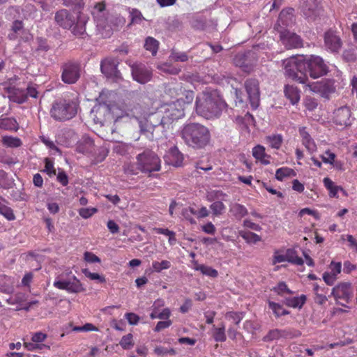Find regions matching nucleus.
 <instances>
[{"mask_svg":"<svg viewBox=\"0 0 357 357\" xmlns=\"http://www.w3.org/2000/svg\"><path fill=\"white\" fill-rule=\"evenodd\" d=\"M77 109L78 104L75 100L61 99L52 104L50 115L56 121H65L75 117Z\"/></svg>","mask_w":357,"mask_h":357,"instance_id":"nucleus-5","label":"nucleus"},{"mask_svg":"<svg viewBox=\"0 0 357 357\" xmlns=\"http://www.w3.org/2000/svg\"><path fill=\"white\" fill-rule=\"evenodd\" d=\"M266 140L272 149H279L282 145L283 138L281 135L275 134L267 136Z\"/></svg>","mask_w":357,"mask_h":357,"instance_id":"nucleus-40","label":"nucleus"},{"mask_svg":"<svg viewBox=\"0 0 357 357\" xmlns=\"http://www.w3.org/2000/svg\"><path fill=\"white\" fill-rule=\"evenodd\" d=\"M159 43L157 40L152 37L146 38L144 43V47L146 50L150 51L153 55H155L158 49Z\"/></svg>","mask_w":357,"mask_h":357,"instance_id":"nucleus-43","label":"nucleus"},{"mask_svg":"<svg viewBox=\"0 0 357 357\" xmlns=\"http://www.w3.org/2000/svg\"><path fill=\"white\" fill-rule=\"evenodd\" d=\"M3 146L10 148H17L22 145V141L17 137L3 136L1 139Z\"/></svg>","mask_w":357,"mask_h":357,"instance_id":"nucleus-38","label":"nucleus"},{"mask_svg":"<svg viewBox=\"0 0 357 357\" xmlns=\"http://www.w3.org/2000/svg\"><path fill=\"white\" fill-rule=\"evenodd\" d=\"M24 17L26 19H33L36 17L37 9L36 6L31 3L26 4L22 8Z\"/></svg>","mask_w":357,"mask_h":357,"instance_id":"nucleus-46","label":"nucleus"},{"mask_svg":"<svg viewBox=\"0 0 357 357\" xmlns=\"http://www.w3.org/2000/svg\"><path fill=\"white\" fill-rule=\"evenodd\" d=\"M197 113L206 119L219 118L227 104L216 90L206 89L199 93L196 98Z\"/></svg>","mask_w":357,"mask_h":357,"instance_id":"nucleus-1","label":"nucleus"},{"mask_svg":"<svg viewBox=\"0 0 357 357\" xmlns=\"http://www.w3.org/2000/svg\"><path fill=\"white\" fill-rule=\"evenodd\" d=\"M307 87L314 92L320 94L322 97L328 98L331 93H335V86L333 79H324L321 81L314 82L312 83L307 82Z\"/></svg>","mask_w":357,"mask_h":357,"instance_id":"nucleus-9","label":"nucleus"},{"mask_svg":"<svg viewBox=\"0 0 357 357\" xmlns=\"http://www.w3.org/2000/svg\"><path fill=\"white\" fill-rule=\"evenodd\" d=\"M343 59L349 62L354 61L356 59V54L354 48L345 50L342 54Z\"/></svg>","mask_w":357,"mask_h":357,"instance_id":"nucleus-56","label":"nucleus"},{"mask_svg":"<svg viewBox=\"0 0 357 357\" xmlns=\"http://www.w3.org/2000/svg\"><path fill=\"white\" fill-rule=\"evenodd\" d=\"M53 284L56 288L66 290L68 293H79L84 291L80 281L75 276L68 280H56Z\"/></svg>","mask_w":357,"mask_h":357,"instance_id":"nucleus-12","label":"nucleus"},{"mask_svg":"<svg viewBox=\"0 0 357 357\" xmlns=\"http://www.w3.org/2000/svg\"><path fill=\"white\" fill-rule=\"evenodd\" d=\"M160 169V160L153 151L144 150L136 156V167L129 164L124 167V171L127 174H137L138 171L143 173L158 172Z\"/></svg>","mask_w":357,"mask_h":357,"instance_id":"nucleus-3","label":"nucleus"},{"mask_svg":"<svg viewBox=\"0 0 357 357\" xmlns=\"http://www.w3.org/2000/svg\"><path fill=\"white\" fill-rule=\"evenodd\" d=\"M14 291L13 281L5 275H0V292L12 294Z\"/></svg>","mask_w":357,"mask_h":357,"instance_id":"nucleus-28","label":"nucleus"},{"mask_svg":"<svg viewBox=\"0 0 357 357\" xmlns=\"http://www.w3.org/2000/svg\"><path fill=\"white\" fill-rule=\"evenodd\" d=\"M268 305L276 317H280L289 314V312L284 310L280 304L269 301Z\"/></svg>","mask_w":357,"mask_h":357,"instance_id":"nucleus-50","label":"nucleus"},{"mask_svg":"<svg viewBox=\"0 0 357 357\" xmlns=\"http://www.w3.org/2000/svg\"><path fill=\"white\" fill-rule=\"evenodd\" d=\"M107 111V108L105 106H99L97 108H95L94 110H93V112H96V114L94 115V121L96 123H99L100 124L103 123V120L98 116H100L102 114H104L105 112Z\"/></svg>","mask_w":357,"mask_h":357,"instance_id":"nucleus-59","label":"nucleus"},{"mask_svg":"<svg viewBox=\"0 0 357 357\" xmlns=\"http://www.w3.org/2000/svg\"><path fill=\"white\" fill-rule=\"evenodd\" d=\"M248 56L244 54H237L234 59V63L242 68L245 72L249 73L252 70V64L247 62Z\"/></svg>","mask_w":357,"mask_h":357,"instance_id":"nucleus-31","label":"nucleus"},{"mask_svg":"<svg viewBox=\"0 0 357 357\" xmlns=\"http://www.w3.org/2000/svg\"><path fill=\"white\" fill-rule=\"evenodd\" d=\"M351 109L347 106L340 107L334 112V121L340 126H347L351 123Z\"/></svg>","mask_w":357,"mask_h":357,"instance_id":"nucleus-21","label":"nucleus"},{"mask_svg":"<svg viewBox=\"0 0 357 357\" xmlns=\"http://www.w3.org/2000/svg\"><path fill=\"white\" fill-rule=\"evenodd\" d=\"M45 172H47L50 176L55 175L56 170L54 167L53 162L48 158H45Z\"/></svg>","mask_w":357,"mask_h":357,"instance_id":"nucleus-64","label":"nucleus"},{"mask_svg":"<svg viewBox=\"0 0 357 357\" xmlns=\"http://www.w3.org/2000/svg\"><path fill=\"white\" fill-rule=\"evenodd\" d=\"M213 337L216 342H225L226 340L225 328L223 324L220 328L213 326Z\"/></svg>","mask_w":357,"mask_h":357,"instance_id":"nucleus-47","label":"nucleus"},{"mask_svg":"<svg viewBox=\"0 0 357 357\" xmlns=\"http://www.w3.org/2000/svg\"><path fill=\"white\" fill-rule=\"evenodd\" d=\"M123 112L126 116L135 119L137 122L148 116L144 109L138 104L126 103Z\"/></svg>","mask_w":357,"mask_h":357,"instance_id":"nucleus-22","label":"nucleus"},{"mask_svg":"<svg viewBox=\"0 0 357 357\" xmlns=\"http://www.w3.org/2000/svg\"><path fill=\"white\" fill-rule=\"evenodd\" d=\"M132 149L130 144H126L123 142L116 143L113 146V151L119 155H125L129 153L130 151Z\"/></svg>","mask_w":357,"mask_h":357,"instance_id":"nucleus-41","label":"nucleus"},{"mask_svg":"<svg viewBox=\"0 0 357 357\" xmlns=\"http://www.w3.org/2000/svg\"><path fill=\"white\" fill-rule=\"evenodd\" d=\"M170 267H171V262L167 260H162L160 262L154 261L152 263L153 270L157 273H160L162 270L168 269Z\"/></svg>","mask_w":357,"mask_h":357,"instance_id":"nucleus-49","label":"nucleus"},{"mask_svg":"<svg viewBox=\"0 0 357 357\" xmlns=\"http://www.w3.org/2000/svg\"><path fill=\"white\" fill-rule=\"evenodd\" d=\"M300 8L303 15L309 20H314L321 12L318 0H301Z\"/></svg>","mask_w":357,"mask_h":357,"instance_id":"nucleus-11","label":"nucleus"},{"mask_svg":"<svg viewBox=\"0 0 357 357\" xmlns=\"http://www.w3.org/2000/svg\"><path fill=\"white\" fill-rule=\"evenodd\" d=\"M280 40L287 49L297 48L302 46V40L300 36L287 30L280 31Z\"/></svg>","mask_w":357,"mask_h":357,"instance_id":"nucleus-19","label":"nucleus"},{"mask_svg":"<svg viewBox=\"0 0 357 357\" xmlns=\"http://www.w3.org/2000/svg\"><path fill=\"white\" fill-rule=\"evenodd\" d=\"M227 197L228 195L220 190L207 191L206 198L207 201L212 202L209 208L214 217H220L225 213L226 206L223 201H226Z\"/></svg>","mask_w":357,"mask_h":357,"instance_id":"nucleus-6","label":"nucleus"},{"mask_svg":"<svg viewBox=\"0 0 357 357\" xmlns=\"http://www.w3.org/2000/svg\"><path fill=\"white\" fill-rule=\"evenodd\" d=\"M139 132L141 135L145 136L147 138L148 132H151V130L153 127V122L152 121V116L148 115L147 117L138 122Z\"/></svg>","mask_w":357,"mask_h":357,"instance_id":"nucleus-34","label":"nucleus"},{"mask_svg":"<svg viewBox=\"0 0 357 357\" xmlns=\"http://www.w3.org/2000/svg\"><path fill=\"white\" fill-rule=\"evenodd\" d=\"M63 1L64 6L71 7L75 10H79L84 6L82 0H63Z\"/></svg>","mask_w":357,"mask_h":357,"instance_id":"nucleus-52","label":"nucleus"},{"mask_svg":"<svg viewBox=\"0 0 357 357\" xmlns=\"http://www.w3.org/2000/svg\"><path fill=\"white\" fill-rule=\"evenodd\" d=\"M119 344L124 349H131L134 345L132 335L131 333H128L126 335L123 336Z\"/></svg>","mask_w":357,"mask_h":357,"instance_id":"nucleus-51","label":"nucleus"},{"mask_svg":"<svg viewBox=\"0 0 357 357\" xmlns=\"http://www.w3.org/2000/svg\"><path fill=\"white\" fill-rule=\"evenodd\" d=\"M130 67L132 78L136 82L140 84H146L151 79L152 72L145 65L134 63Z\"/></svg>","mask_w":357,"mask_h":357,"instance_id":"nucleus-15","label":"nucleus"},{"mask_svg":"<svg viewBox=\"0 0 357 357\" xmlns=\"http://www.w3.org/2000/svg\"><path fill=\"white\" fill-rule=\"evenodd\" d=\"M54 21L60 27L70 29L75 24L76 19L68 10L61 9L56 12Z\"/></svg>","mask_w":357,"mask_h":357,"instance_id":"nucleus-17","label":"nucleus"},{"mask_svg":"<svg viewBox=\"0 0 357 357\" xmlns=\"http://www.w3.org/2000/svg\"><path fill=\"white\" fill-rule=\"evenodd\" d=\"M91 13L96 21L97 26L104 27L106 23L105 6L102 3H96Z\"/></svg>","mask_w":357,"mask_h":357,"instance_id":"nucleus-24","label":"nucleus"},{"mask_svg":"<svg viewBox=\"0 0 357 357\" xmlns=\"http://www.w3.org/2000/svg\"><path fill=\"white\" fill-rule=\"evenodd\" d=\"M171 127L169 122L161 119L160 123L153 125L151 132H148L147 139L150 141H154L166 137L167 132Z\"/></svg>","mask_w":357,"mask_h":357,"instance_id":"nucleus-18","label":"nucleus"},{"mask_svg":"<svg viewBox=\"0 0 357 357\" xmlns=\"http://www.w3.org/2000/svg\"><path fill=\"white\" fill-rule=\"evenodd\" d=\"M299 134L302 138V144L305 146L307 151L310 154L315 153L317 150V145L305 127L299 128Z\"/></svg>","mask_w":357,"mask_h":357,"instance_id":"nucleus-25","label":"nucleus"},{"mask_svg":"<svg viewBox=\"0 0 357 357\" xmlns=\"http://www.w3.org/2000/svg\"><path fill=\"white\" fill-rule=\"evenodd\" d=\"M25 30L23 27L22 22L20 20H16L13 23L11 27V32L8 34V38L10 40H16L18 38H23V34Z\"/></svg>","mask_w":357,"mask_h":357,"instance_id":"nucleus-33","label":"nucleus"},{"mask_svg":"<svg viewBox=\"0 0 357 357\" xmlns=\"http://www.w3.org/2000/svg\"><path fill=\"white\" fill-rule=\"evenodd\" d=\"M195 269L201 271V273H203L204 275L212 278H215L218 275V271L215 269H213V268L205 265L198 264L197 263H195Z\"/></svg>","mask_w":357,"mask_h":357,"instance_id":"nucleus-42","label":"nucleus"},{"mask_svg":"<svg viewBox=\"0 0 357 357\" xmlns=\"http://www.w3.org/2000/svg\"><path fill=\"white\" fill-rule=\"evenodd\" d=\"M83 273H84L85 276L90 278L92 280H98L99 282L103 283L105 282V279L102 275H99L96 273H91L88 270L85 269L83 271Z\"/></svg>","mask_w":357,"mask_h":357,"instance_id":"nucleus-60","label":"nucleus"},{"mask_svg":"<svg viewBox=\"0 0 357 357\" xmlns=\"http://www.w3.org/2000/svg\"><path fill=\"white\" fill-rule=\"evenodd\" d=\"M331 295L333 296L336 301L339 299L344 300L346 303H349L353 297V290L351 283L342 282L333 288Z\"/></svg>","mask_w":357,"mask_h":357,"instance_id":"nucleus-16","label":"nucleus"},{"mask_svg":"<svg viewBox=\"0 0 357 357\" xmlns=\"http://www.w3.org/2000/svg\"><path fill=\"white\" fill-rule=\"evenodd\" d=\"M285 75L301 84H306L308 79L305 75V56H291L283 60Z\"/></svg>","mask_w":357,"mask_h":357,"instance_id":"nucleus-4","label":"nucleus"},{"mask_svg":"<svg viewBox=\"0 0 357 357\" xmlns=\"http://www.w3.org/2000/svg\"><path fill=\"white\" fill-rule=\"evenodd\" d=\"M305 74L309 73L311 77L316 79L326 75L328 72L327 66L319 56H305Z\"/></svg>","mask_w":357,"mask_h":357,"instance_id":"nucleus-7","label":"nucleus"},{"mask_svg":"<svg viewBox=\"0 0 357 357\" xmlns=\"http://www.w3.org/2000/svg\"><path fill=\"white\" fill-rule=\"evenodd\" d=\"M169 59L171 61H174L185 62L188 60V56L184 52H177L172 50L171 54L169 55Z\"/></svg>","mask_w":357,"mask_h":357,"instance_id":"nucleus-48","label":"nucleus"},{"mask_svg":"<svg viewBox=\"0 0 357 357\" xmlns=\"http://www.w3.org/2000/svg\"><path fill=\"white\" fill-rule=\"evenodd\" d=\"M241 236L248 243H255L261 241V237L259 235L251 231L245 232Z\"/></svg>","mask_w":357,"mask_h":357,"instance_id":"nucleus-53","label":"nucleus"},{"mask_svg":"<svg viewBox=\"0 0 357 357\" xmlns=\"http://www.w3.org/2000/svg\"><path fill=\"white\" fill-rule=\"evenodd\" d=\"M245 88L252 108L256 109L259 104V83L256 79H248L245 82Z\"/></svg>","mask_w":357,"mask_h":357,"instance_id":"nucleus-14","label":"nucleus"},{"mask_svg":"<svg viewBox=\"0 0 357 357\" xmlns=\"http://www.w3.org/2000/svg\"><path fill=\"white\" fill-rule=\"evenodd\" d=\"M342 45V40L337 32L333 30H328L324 34V48L332 53H337Z\"/></svg>","mask_w":357,"mask_h":357,"instance_id":"nucleus-13","label":"nucleus"},{"mask_svg":"<svg viewBox=\"0 0 357 357\" xmlns=\"http://www.w3.org/2000/svg\"><path fill=\"white\" fill-rule=\"evenodd\" d=\"M286 261L293 263L296 265H302L303 260L302 258L296 255V252L292 249H288L285 254Z\"/></svg>","mask_w":357,"mask_h":357,"instance_id":"nucleus-45","label":"nucleus"},{"mask_svg":"<svg viewBox=\"0 0 357 357\" xmlns=\"http://www.w3.org/2000/svg\"><path fill=\"white\" fill-rule=\"evenodd\" d=\"M61 79L68 84H75L80 77V66L77 63L67 62L62 67Z\"/></svg>","mask_w":357,"mask_h":357,"instance_id":"nucleus-10","label":"nucleus"},{"mask_svg":"<svg viewBox=\"0 0 357 357\" xmlns=\"http://www.w3.org/2000/svg\"><path fill=\"white\" fill-rule=\"evenodd\" d=\"M131 23L139 24L144 20V17L140 11L137 9H132L130 12Z\"/></svg>","mask_w":357,"mask_h":357,"instance_id":"nucleus-57","label":"nucleus"},{"mask_svg":"<svg viewBox=\"0 0 357 357\" xmlns=\"http://www.w3.org/2000/svg\"><path fill=\"white\" fill-rule=\"evenodd\" d=\"M101 72L107 77L118 79L120 77V72L117 69V63L114 59H105L101 61Z\"/></svg>","mask_w":357,"mask_h":357,"instance_id":"nucleus-20","label":"nucleus"},{"mask_svg":"<svg viewBox=\"0 0 357 357\" xmlns=\"http://www.w3.org/2000/svg\"><path fill=\"white\" fill-rule=\"evenodd\" d=\"M96 208H82L79 210V215L84 218L87 219L91 217L94 213L97 212Z\"/></svg>","mask_w":357,"mask_h":357,"instance_id":"nucleus-55","label":"nucleus"},{"mask_svg":"<svg viewBox=\"0 0 357 357\" xmlns=\"http://www.w3.org/2000/svg\"><path fill=\"white\" fill-rule=\"evenodd\" d=\"M280 338H293L300 335V333L296 331L291 330H280Z\"/></svg>","mask_w":357,"mask_h":357,"instance_id":"nucleus-62","label":"nucleus"},{"mask_svg":"<svg viewBox=\"0 0 357 357\" xmlns=\"http://www.w3.org/2000/svg\"><path fill=\"white\" fill-rule=\"evenodd\" d=\"M275 291L280 295H282L284 293L292 294L293 292L287 287L284 282H280L276 287L274 288Z\"/></svg>","mask_w":357,"mask_h":357,"instance_id":"nucleus-63","label":"nucleus"},{"mask_svg":"<svg viewBox=\"0 0 357 357\" xmlns=\"http://www.w3.org/2000/svg\"><path fill=\"white\" fill-rule=\"evenodd\" d=\"M183 102L182 99H177L174 102L165 104L161 107L162 112L164 113L162 119L169 122L172 125L174 120L183 117L185 109Z\"/></svg>","mask_w":357,"mask_h":357,"instance_id":"nucleus-8","label":"nucleus"},{"mask_svg":"<svg viewBox=\"0 0 357 357\" xmlns=\"http://www.w3.org/2000/svg\"><path fill=\"white\" fill-rule=\"evenodd\" d=\"M6 202L5 199L4 202H0V214L3 215L8 220H13L15 219L13 211L5 204Z\"/></svg>","mask_w":357,"mask_h":357,"instance_id":"nucleus-44","label":"nucleus"},{"mask_svg":"<svg viewBox=\"0 0 357 357\" xmlns=\"http://www.w3.org/2000/svg\"><path fill=\"white\" fill-rule=\"evenodd\" d=\"M294 20V9L293 8H287L282 10L278 17V25L280 26V24L283 26H289L292 23Z\"/></svg>","mask_w":357,"mask_h":357,"instance_id":"nucleus-30","label":"nucleus"},{"mask_svg":"<svg viewBox=\"0 0 357 357\" xmlns=\"http://www.w3.org/2000/svg\"><path fill=\"white\" fill-rule=\"evenodd\" d=\"M306 297L302 295L299 297L286 298L284 303L291 307H301L305 303Z\"/></svg>","mask_w":357,"mask_h":357,"instance_id":"nucleus-39","label":"nucleus"},{"mask_svg":"<svg viewBox=\"0 0 357 357\" xmlns=\"http://www.w3.org/2000/svg\"><path fill=\"white\" fill-rule=\"evenodd\" d=\"M324 186L329 190L331 197H335L339 191L345 194V191L340 186L335 185L334 182L329 178H324L323 180Z\"/></svg>","mask_w":357,"mask_h":357,"instance_id":"nucleus-36","label":"nucleus"},{"mask_svg":"<svg viewBox=\"0 0 357 357\" xmlns=\"http://www.w3.org/2000/svg\"><path fill=\"white\" fill-rule=\"evenodd\" d=\"M280 338V330L279 329H273L271 330L266 335L263 337V341L264 342H271L273 340H276Z\"/></svg>","mask_w":357,"mask_h":357,"instance_id":"nucleus-54","label":"nucleus"},{"mask_svg":"<svg viewBox=\"0 0 357 357\" xmlns=\"http://www.w3.org/2000/svg\"><path fill=\"white\" fill-rule=\"evenodd\" d=\"M226 318L232 321L236 324H238L243 319V313L229 312L226 314Z\"/></svg>","mask_w":357,"mask_h":357,"instance_id":"nucleus-58","label":"nucleus"},{"mask_svg":"<svg viewBox=\"0 0 357 357\" xmlns=\"http://www.w3.org/2000/svg\"><path fill=\"white\" fill-rule=\"evenodd\" d=\"M296 175V172L289 167H284L276 170L275 178L278 181H283L285 178L294 177Z\"/></svg>","mask_w":357,"mask_h":357,"instance_id":"nucleus-37","label":"nucleus"},{"mask_svg":"<svg viewBox=\"0 0 357 357\" xmlns=\"http://www.w3.org/2000/svg\"><path fill=\"white\" fill-rule=\"evenodd\" d=\"M252 155L264 165L270 163V156L266 153L265 148L261 145H257L252 149Z\"/></svg>","mask_w":357,"mask_h":357,"instance_id":"nucleus-32","label":"nucleus"},{"mask_svg":"<svg viewBox=\"0 0 357 357\" xmlns=\"http://www.w3.org/2000/svg\"><path fill=\"white\" fill-rule=\"evenodd\" d=\"M181 137L187 146L195 149L204 148L211 140L208 128L198 123L184 125L181 130Z\"/></svg>","mask_w":357,"mask_h":357,"instance_id":"nucleus-2","label":"nucleus"},{"mask_svg":"<svg viewBox=\"0 0 357 357\" xmlns=\"http://www.w3.org/2000/svg\"><path fill=\"white\" fill-rule=\"evenodd\" d=\"M165 162L168 165L179 167L183 162V155L176 146L172 147L165 155Z\"/></svg>","mask_w":357,"mask_h":357,"instance_id":"nucleus-23","label":"nucleus"},{"mask_svg":"<svg viewBox=\"0 0 357 357\" xmlns=\"http://www.w3.org/2000/svg\"><path fill=\"white\" fill-rule=\"evenodd\" d=\"M321 158L324 163L333 165L335 162V154L327 151L324 155H321Z\"/></svg>","mask_w":357,"mask_h":357,"instance_id":"nucleus-61","label":"nucleus"},{"mask_svg":"<svg viewBox=\"0 0 357 357\" xmlns=\"http://www.w3.org/2000/svg\"><path fill=\"white\" fill-rule=\"evenodd\" d=\"M8 93L9 99L15 102L21 104L24 102L27 99L26 93L20 89L10 87L8 89Z\"/></svg>","mask_w":357,"mask_h":357,"instance_id":"nucleus-26","label":"nucleus"},{"mask_svg":"<svg viewBox=\"0 0 357 357\" xmlns=\"http://www.w3.org/2000/svg\"><path fill=\"white\" fill-rule=\"evenodd\" d=\"M0 129L16 132L19 129V124L15 118L7 117L3 114L0 116Z\"/></svg>","mask_w":357,"mask_h":357,"instance_id":"nucleus-27","label":"nucleus"},{"mask_svg":"<svg viewBox=\"0 0 357 357\" xmlns=\"http://www.w3.org/2000/svg\"><path fill=\"white\" fill-rule=\"evenodd\" d=\"M229 212L238 220H241L248 213V209L238 203H231L229 205Z\"/></svg>","mask_w":357,"mask_h":357,"instance_id":"nucleus-29","label":"nucleus"},{"mask_svg":"<svg viewBox=\"0 0 357 357\" xmlns=\"http://www.w3.org/2000/svg\"><path fill=\"white\" fill-rule=\"evenodd\" d=\"M285 96L294 105L300 100V92L296 86L286 85L284 87Z\"/></svg>","mask_w":357,"mask_h":357,"instance_id":"nucleus-35","label":"nucleus"}]
</instances>
